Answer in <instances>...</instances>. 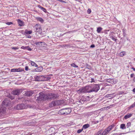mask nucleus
Returning <instances> with one entry per match:
<instances>
[{"label":"nucleus","mask_w":135,"mask_h":135,"mask_svg":"<svg viewBox=\"0 0 135 135\" xmlns=\"http://www.w3.org/2000/svg\"><path fill=\"white\" fill-rule=\"evenodd\" d=\"M47 99H55L58 98L59 97V95L57 93H49L47 94H46Z\"/></svg>","instance_id":"obj_1"},{"label":"nucleus","mask_w":135,"mask_h":135,"mask_svg":"<svg viewBox=\"0 0 135 135\" xmlns=\"http://www.w3.org/2000/svg\"><path fill=\"white\" fill-rule=\"evenodd\" d=\"M91 87L90 86H87L85 87H83L78 90L77 92L79 94L85 93H90L89 92V90H88Z\"/></svg>","instance_id":"obj_2"},{"label":"nucleus","mask_w":135,"mask_h":135,"mask_svg":"<svg viewBox=\"0 0 135 135\" xmlns=\"http://www.w3.org/2000/svg\"><path fill=\"white\" fill-rule=\"evenodd\" d=\"M46 94H45L42 92L40 93L39 94L38 96L36 97V99L39 101H42L44 100L47 99Z\"/></svg>","instance_id":"obj_3"},{"label":"nucleus","mask_w":135,"mask_h":135,"mask_svg":"<svg viewBox=\"0 0 135 135\" xmlns=\"http://www.w3.org/2000/svg\"><path fill=\"white\" fill-rule=\"evenodd\" d=\"M35 79L36 81H47L49 80V77H46L43 75L36 76L35 77Z\"/></svg>","instance_id":"obj_4"},{"label":"nucleus","mask_w":135,"mask_h":135,"mask_svg":"<svg viewBox=\"0 0 135 135\" xmlns=\"http://www.w3.org/2000/svg\"><path fill=\"white\" fill-rule=\"evenodd\" d=\"M34 27L35 29V32H38L41 34L42 33V30L41 25L39 24H36Z\"/></svg>","instance_id":"obj_5"},{"label":"nucleus","mask_w":135,"mask_h":135,"mask_svg":"<svg viewBox=\"0 0 135 135\" xmlns=\"http://www.w3.org/2000/svg\"><path fill=\"white\" fill-rule=\"evenodd\" d=\"M99 86L98 84H94V85L92 88L91 90H89V92H91L93 91L97 92L99 89Z\"/></svg>","instance_id":"obj_6"},{"label":"nucleus","mask_w":135,"mask_h":135,"mask_svg":"<svg viewBox=\"0 0 135 135\" xmlns=\"http://www.w3.org/2000/svg\"><path fill=\"white\" fill-rule=\"evenodd\" d=\"M27 106L23 104H21L18 105L16 107V109L17 110H20L27 108Z\"/></svg>","instance_id":"obj_7"},{"label":"nucleus","mask_w":135,"mask_h":135,"mask_svg":"<svg viewBox=\"0 0 135 135\" xmlns=\"http://www.w3.org/2000/svg\"><path fill=\"white\" fill-rule=\"evenodd\" d=\"M23 91L22 89H16L12 91L13 94L15 95H18Z\"/></svg>","instance_id":"obj_8"},{"label":"nucleus","mask_w":135,"mask_h":135,"mask_svg":"<svg viewBox=\"0 0 135 135\" xmlns=\"http://www.w3.org/2000/svg\"><path fill=\"white\" fill-rule=\"evenodd\" d=\"M59 101L57 100L54 101H52L51 103L49 104V107H52L55 106L56 105H59L58 103Z\"/></svg>","instance_id":"obj_9"},{"label":"nucleus","mask_w":135,"mask_h":135,"mask_svg":"<svg viewBox=\"0 0 135 135\" xmlns=\"http://www.w3.org/2000/svg\"><path fill=\"white\" fill-rule=\"evenodd\" d=\"M107 82L110 83L112 84H115L117 82L116 79H109L107 80Z\"/></svg>","instance_id":"obj_10"},{"label":"nucleus","mask_w":135,"mask_h":135,"mask_svg":"<svg viewBox=\"0 0 135 135\" xmlns=\"http://www.w3.org/2000/svg\"><path fill=\"white\" fill-rule=\"evenodd\" d=\"M58 114L61 115H66L65 112V110L64 109H63L58 112Z\"/></svg>","instance_id":"obj_11"},{"label":"nucleus","mask_w":135,"mask_h":135,"mask_svg":"<svg viewBox=\"0 0 135 135\" xmlns=\"http://www.w3.org/2000/svg\"><path fill=\"white\" fill-rule=\"evenodd\" d=\"M33 93V92L32 91H28L25 92V95L29 97L32 95Z\"/></svg>","instance_id":"obj_12"},{"label":"nucleus","mask_w":135,"mask_h":135,"mask_svg":"<svg viewBox=\"0 0 135 135\" xmlns=\"http://www.w3.org/2000/svg\"><path fill=\"white\" fill-rule=\"evenodd\" d=\"M9 103V99H6L2 102V105H7Z\"/></svg>","instance_id":"obj_13"},{"label":"nucleus","mask_w":135,"mask_h":135,"mask_svg":"<svg viewBox=\"0 0 135 135\" xmlns=\"http://www.w3.org/2000/svg\"><path fill=\"white\" fill-rule=\"evenodd\" d=\"M66 115L69 114L71 112V110L69 108H64Z\"/></svg>","instance_id":"obj_14"},{"label":"nucleus","mask_w":135,"mask_h":135,"mask_svg":"<svg viewBox=\"0 0 135 135\" xmlns=\"http://www.w3.org/2000/svg\"><path fill=\"white\" fill-rule=\"evenodd\" d=\"M41 44H42L43 45L45 46V45H46V44L44 42H36V43H35V44H36L37 46H38L39 47L41 46L42 45H41ZM42 44L41 45H42Z\"/></svg>","instance_id":"obj_15"},{"label":"nucleus","mask_w":135,"mask_h":135,"mask_svg":"<svg viewBox=\"0 0 135 135\" xmlns=\"http://www.w3.org/2000/svg\"><path fill=\"white\" fill-rule=\"evenodd\" d=\"M22 71V69L20 68L18 69H12L11 70V71L12 72H20Z\"/></svg>","instance_id":"obj_16"},{"label":"nucleus","mask_w":135,"mask_h":135,"mask_svg":"<svg viewBox=\"0 0 135 135\" xmlns=\"http://www.w3.org/2000/svg\"><path fill=\"white\" fill-rule=\"evenodd\" d=\"M18 24L20 26H22L23 25V22L20 19L17 20Z\"/></svg>","instance_id":"obj_17"},{"label":"nucleus","mask_w":135,"mask_h":135,"mask_svg":"<svg viewBox=\"0 0 135 135\" xmlns=\"http://www.w3.org/2000/svg\"><path fill=\"white\" fill-rule=\"evenodd\" d=\"M132 115V114H127L124 117V118L125 119H127L128 118L130 117Z\"/></svg>","instance_id":"obj_18"},{"label":"nucleus","mask_w":135,"mask_h":135,"mask_svg":"<svg viewBox=\"0 0 135 135\" xmlns=\"http://www.w3.org/2000/svg\"><path fill=\"white\" fill-rule=\"evenodd\" d=\"M43 68L42 67H39L38 68L34 69V71H41L42 70Z\"/></svg>","instance_id":"obj_19"},{"label":"nucleus","mask_w":135,"mask_h":135,"mask_svg":"<svg viewBox=\"0 0 135 135\" xmlns=\"http://www.w3.org/2000/svg\"><path fill=\"white\" fill-rule=\"evenodd\" d=\"M6 110V108L3 107H0V113H3Z\"/></svg>","instance_id":"obj_20"},{"label":"nucleus","mask_w":135,"mask_h":135,"mask_svg":"<svg viewBox=\"0 0 135 135\" xmlns=\"http://www.w3.org/2000/svg\"><path fill=\"white\" fill-rule=\"evenodd\" d=\"M36 19L37 21H38L42 23L44 21V20L41 18L36 17Z\"/></svg>","instance_id":"obj_21"},{"label":"nucleus","mask_w":135,"mask_h":135,"mask_svg":"<svg viewBox=\"0 0 135 135\" xmlns=\"http://www.w3.org/2000/svg\"><path fill=\"white\" fill-rule=\"evenodd\" d=\"M114 104H112V105H110L108 106L105 107L104 108V109H106V110H108L109 108H111L112 107H113L114 106Z\"/></svg>","instance_id":"obj_22"},{"label":"nucleus","mask_w":135,"mask_h":135,"mask_svg":"<svg viewBox=\"0 0 135 135\" xmlns=\"http://www.w3.org/2000/svg\"><path fill=\"white\" fill-rule=\"evenodd\" d=\"M25 33L26 34H30L32 33V31L31 30L28 31L27 30H25Z\"/></svg>","instance_id":"obj_23"},{"label":"nucleus","mask_w":135,"mask_h":135,"mask_svg":"<svg viewBox=\"0 0 135 135\" xmlns=\"http://www.w3.org/2000/svg\"><path fill=\"white\" fill-rule=\"evenodd\" d=\"M126 54L125 52H121L118 54V55L121 57H122Z\"/></svg>","instance_id":"obj_24"},{"label":"nucleus","mask_w":135,"mask_h":135,"mask_svg":"<svg viewBox=\"0 0 135 135\" xmlns=\"http://www.w3.org/2000/svg\"><path fill=\"white\" fill-rule=\"evenodd\" d=\"M102 28L101 27H99L97 28V31L98 33H100L101 31L102 30Z\"/></svg>","instance_id":"obj_25"},{"label":"nucleus","mask_w":135,"mask_h":135,"mask_svg":"<svg viewBox=\"0 0 135 135\" xmlns=\"http://www.w3.org/2000/svg\"><path fill=\"white\" fill-rule=\"evenodd\" d=\"M31 64L32 66H35L36 67H37L38 66V65L33 61H31Z\"/></svg>","instance_id":"obj_26"},{"label":"nucleus","mask_w":135,"mask_h":135,"mask_svg":"<svg viewBox=\"0 0 135 135\" xmlns=\"http://www.w3.org/2000/svg\"><path fill=\"white\" fill-rule=\"evenodd\" d=\"M120 128L122 129H125L126 128L125 124H121L120 125Z\"/></svg>","instance_id":"obj_27"},{"label":"nucleus","mask_w":135,"mask_h":135,"mask_svg":"<svg viewBox=\"0 0 135 135\" xmlns=\"http://www.w3.org/2000/svg\"><path fill=\"white\" fill-rule=\"evenodd\" d=\"M89 125L88 124H86L84 125L83 127V128H84V129H86L88 127H89Z\"/></svg>","instance_id":"obj_28"},{"label":"nucleus","mask_w":135,"mask_h":135,"mask_svg":"<svg viewBox=\"0 0 135 135\" xmlns=\"http://www.w3.org/2000/svg\"><path fill=\"white\" fill-rule=\"evenodd\" d=\"M112 129L111 126H109L105 130L106 131L108 132H109V131Z\"/></svg>","instance_id":"obj_29"},{"label":"nucleus","mask_w":135,"mask_h":135,"mask_svg":"<svg viewBox=\"0 0 135 135\" xmlns=\"http://www.w3.org/2000/svg\"><path fill=\"white\" fill-rule=\"evenodd\" d=\"M113 94H108L106 95L105 97H107V98L112 97L113 96Z\"/></svg>","instance_id":"obj_30"},{"label":"nucleus","mask_w":135,"mask_h":135,"mask_svg":"<svg viewBox=\"0 0 135 135\" xmlns=\"http://www.w3.org/2000/svg\"><path fill=\"white\" fill-rule=\"evenodd\" d=\"M112 39L115 42H116L117 40V39L115 38V37L113 36H112Z\"/></svg>","instance_id":"obj_31"},{"label":"nucleus","mask_w":135,"mask_h":135,"mask_svg":"<svg viewBox=\"0 0 135 135\" xmlns=\"http://www.w3.org/2000/svg\"><path fill=\"white\" fill-rule=\"evenodd\" d=\"M102 131H99L97 132V135H102Z\"/></svg>","instance_id":"obj_32"},{"label":"nucleus","mask_w":135,"mask_h":135,"mask_svg":"<svg viewBox=\"0 0 135 135\" xmlns=\"http://www.w3.org/2000/svg\"><path fill=\"white\" fill-rule=\"evenodd\" d=\"M71 66H73L74 67L77 68L78 67V66L77 65H75L74 63L71 64Z\"/></svg>","instance_id":"obj_33"},{"label":"nucleus","mask_w":135,"mask_h":135,"mask_svg":"<svg viewBox=\"0 0 135 135\" xmlns=\"http://www.w3.org/2000/svg\"><path fill=\"white\" fill-rule=\"evenodd\" d=\"M91 9L90 8L88 9L87 10V13L89 14H90L91 13Z\"/></svg>","instance_id":"obj_34"},{"label":"nucleus","mask_w":135,"mask_h":135,"mask_svg":"<svg viewBox=\"0 0 135 135\" xmlns=\"http://www.w3.org/2000/svg\"><path fill=\"white\" fill-rule=\"evenodd\" d=\"M135 107V102L130 107V108H132Z\"/></svg>","instance_id":"obj_35"},{"label":"nucleus","mask_w":135,"mask_h":135,"mask_svg":"<svg viewBox=\"0 0 135 135\" xmlns=\"http://www.w3.org/2000/svg\"><path fill=\"white\" fill-rule=\"evenodd\" d=\"M131 123H130L129 122L127 123L126 125V126L127 128H128L131 126Z\"/></svg>","instance_id":"obj_36"},{"label":"nucleus","mask_w":135,"mask_h":135,"mask_svg":"<svg viewBox=\"0 0 135 135\" xmlns=\"http://www.w3.org/2000/svg\"><path fill=\"white\" fill-rule=\"evenodd\" d=\"M107 132L105 130L104 132H103L102 133V135H105L106 134H107Z\"/></svg>","instance_id":"obj_37"},{"label":"nucleus","mask_w":135,"mask_h":135,"mask_svg":"<svg viewBox=\"0 0 135 135\" xmlns=\"http://www.w3.org/2000/svg\"><path fill=\"white\" fill-rule=\"evenodd\" d=\"M13 24V23L11 22H8L6 23V24L8 25H11Z\"/></svg>","instance_id":"obj_38"},{"label":"nucleus","mask_w":135,"mask_h":135,"mask_svg":"<svg viewBox=\"0 0 135 135\" xmlns=\"http://www.w3.org/2000/svg\"><path fill=\"white\" fill-rule=\"evenodd\" d=\"M12 49L15 50L18 49L19 48V47H12Z\"/></svg>","instance_id":"obj_39"},{"label":"nucleus","mask_w":135,"mask_h":135,"mask_svg":"<svg viewBox=\"0 0 135 135\" xmlns=\"http://www.w3.org/2000/svg\"><path fill=\"white\" fill-rule=\"evenodd\" d=\"M26 47H28V48L26 49L27 50H28L29 51H31L32 50V49L30 48V47L29 46H26Z\"/></svg>","instance_id":"obj_40"},{"label":"nucleus","mask_w":135,"mask_h":135,"mask_svg":"<svg viewBox=\"0 0 135 135\" xmlns=\"http://www.w3.org/2000/svg\"><path fill=\"white\" fill-rule=\"evenodd\" d=\"M83 130V129H79L77 131V133H80V132H81Z\"/></svg>","instance_id":"obj_41"},{"label":"nucleus","mask_w":135,"mask_h":135,"mask_svg":"<svg viewBox=\"0 0 135 135\" xmlns=\"http://www.w3.org/2000/svg\"><path fill=\"white\" fill-rule=\"evenodd\" d=\"M41 9L43 11H44L45 12H46V9L42 7V8Z\"/></svg>","instance_id":"obj_42"},{"label":"nucleus","mask_w":135,"mask_h":135,"mask_svg":"<svg viewBox=\"0 0 135 135\" xmlns=\"http://www.w3.org/2000/svg\"><path fill=\"white\" fill-rule=\"evenodd\" d=\"M28 47H26V46H22L21 47V48L22 49H26Z\"/></svg>","instance_id":"obj_43"},{"label":"nucleus","mask_w":135,"mask_h":135,"mask_svg":"<svg viewBox=\"0 0 135 135\" xmlns=\"http://www.w3.org/2000/svg\"><path fill=\"white\" fill-rule=\"evenodd\" d=\"M25 70L26 71H28V66H26L25 67Z\"/></svg>","instance_id":"obj_44"},{"label":"nucleus","mask_w":135,"mask_h":135,"mask_svg":"<svg viewBox=\"0 0 135 135\" xmlns=\"http://www.w3.org/2000/svg\"><path fill=\"white\" fill-rule=\"evenodd\" d=\"M38 7L40 8L41 9L43 7L41 6L40 5H39L38 6Z\"/></svg>","instance_id":"obj_45"},{"label":"nucleus","mask_w":135,"mask_h":135,"mask_svg":"<svg viewBox=\"0 0 135 135\" xmlns=\"http://www.w3.org/2000/svg\"><path fill=\"white\" fill-rule=\"evenodd\" d=\"M95 47V46L94 45H91L90 46V47H91V48H93V47Z\"/></svg>","instance_id":"obj_46"},{"label":"nucleus","mask_w":135,"mask_h":135,"mask_svg":"<svg viewBox=\"0 0 135 135\" xmlns=\"http://www.w3.org/2000/svg\"><path fill=\"white\" fill-rule=\"evenodd\" d=\"M134 75V74H131V78H132Z\"/></svg>","instance_id":"obj_47"},{"label":"nucleus","mask_w":135,"mask_h":135,"mask_svg":"<svg viewBox=\"0 0 135 135\" xmlns=\"http://www.w3.org/2000/svg\"><path fill=\"white\" fill-rule=\"evenodd\" d=\"M10 98L12 99V100L14 99V98L12 97V96H10Z\"/></svg>","instance_id":"obj_48"},{"label":"nucleus","mask_w":135,"mask_h":135,"mask_svg":"<svg viewBox=\"0 0 135 135\" xmlns=\"http://www.w3.org/2000/svg\"><path fill=\"white\" fill-rule=\"evenodd\" d=\"M111 126L112 128H113L114 127V125H111L110 126Z\"/></svg>","instance_id":"obj_49"},{"label":"nucleus","mask_w":135,"mask_h":135,"mask_svg":"<svg viewBox=\"0 0 135 135\" xmlns=\"http://www.w3.org/2000/svg\"><path fill=\"white\" fill-rule=\"evenodd\" d=\"M120 134L116 133V134H114L113 135H119Z\"/></svg>","instance_id":"obj_50"},{"label":"nucleus","mask_w":135,"mask_h":135,"mask_svg":"<svg viewBox=\"0 0 135 135\" xmlns=\"http://www.w3.org/2000/svg\"><path fill=\"white\" fill-rule=\"evenodd\" d=\"M133 92H135V88L133 89Z\"/></svg>","instance_id":"obj_51"},{"label":"nucleus","mask_w":135,"mask_h":135,"mask_svg":"<svg viewBox=\"0 0 135 135\" xmlns=\"http://www.w3.org/2000/svg\"><path fill=\"white\" fill-rule=\"evenodd\" d=\"M132 69H133V70L135 71V68L133 67L132 68Z\"/></svg>","instance_id":"obj_52"},{"label":"nucleus","mask_w":135,"mask_h":135,"mask_svg":"<svg viewBox=\"0 0 135 135\" xmlns=\"http://www.w3.org/2000/svg\"><path fill=\"white\" fill-rule=\"evenodd\" d=\"M96 122V123H98L99 122V121H97Z\"/></svg>","instance_id":"obj_53"},{"label":"nucleus","mask_w":135,"mask_h":135,"mask_svg":"<svg viewBox=\"0 0 135 135\" xmlns=\"http://www.w3.org/2000/svg\"><path fill=\"white\" fill-rule=\"evenodd\" d=\"M28 37L29 38H31V36H29Z\"/></svg>","instance_id":"obj_54"},{"label":"nucleus","mask_w":135,"mask_h":135,"mask_svg":"<svg viewBox=\"0 0 135 135\" xmlns=\"http://www.w3.org/2000/svg\"><path fill=\"white\" fill-rule=\"evenodd\" d=\"M75 0L76 1H78V0Z\"/></svg>","instance_id":"obj_55"},{"label":"nucleus","mask_w":135,"mask_h":135,"mask_svg":"<svg viewBox=\"0 0 135 135\" xmlns=\"http://www.w3.org/2000/svg\"><path fill=\"white\" fill-rule=\"evenodd\" d=\"M51 128H50V130H51Z\"/></svg>","instance_id":"obj_56"},{"label":"nucleus","mask_w":135,"mask_h":135,"mask_svg":"<svg viewBox=\"0 0 135 135\" xmlns=\"http://www.w3.org/2000/svg\"><path fill=\"white\" fill-rule=\"evenodd\" d=\"M134 78H135V77Z\"/></svg>","instance_id":"obj_57"}]
</instances>
